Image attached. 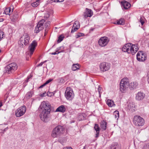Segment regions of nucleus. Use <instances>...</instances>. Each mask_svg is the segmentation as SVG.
Returning a JSON list of instances; mask_svg holds the SVG:
<instances>
[{
	"label": "nucleus",
	"mask_w": 149,
	"mask_h": 149,
	"mask_svg": "<svg viewBox=\"0 0 149 149\" xmlns=\"http://www.w3.org/2000/svg\"><path fill=\"white\" fill-rule=\"evenodd\" d=\"M50 105L48 102H43L41 104L39 110L40 113V116L41 120L45 121L48 117L51 111Z\"/></svg>",
	"instance_id": "f257e3e1"
},
{
	"label": "nucleus",
	"mask_w": 149,
	"mask_h": 149,
	"mask_svg": "<svg viewBox=\"0 0 149 149\" xmlns=\"http://www.w3.org/2000/svg\"><path fill=\"white\" fill-rule=\"evenodd\" d=\"M138 45H133L128 43L125 44L122 48V51L128 54H134L139 50Z\"/></svg>",
	"instance_id": "f03ea898"
},
{
	"label": "nucleus",
	"mask_w": 149,
	"mask_h": 149,
	"mask_svg": "<svg viewBox=\"0 0 149 149\" xmlns=\"http://www.w3.org/2000/svg\"><path fill=\"white\" fill-rule=\"evenodd\" d=\"M64 129L60 125L57 126L54 128L52 131L51 136L54 138L60 137L63 134Z\"/></svg>",
	"instance_id": "7ed1b4c3"
},
{
	"label": "nucleus",
	"mask_w": 149,
	"mask_h": 149,
	"mask_svg": "<svg viewBox=\"0 0 149 149\" xmlns=\"http://www.w3.org/2000/svg\"><path fill=\"white\" fill-rule=\"evenodd\" d=\"M130 85L129 80L127 78H124L120 81V89L122 93L125 92Z\"/></svg>",
	"instance_id": "20e7f679"
},
{
	"label": "nucleus",
	"mask_w": 149,
	"mask_h": 149,
	"mask_svg": "<svg viewBox=\"0 0 149 149\" xmlns=\"http://www.w3.org/2000/svg\"><path fill=\"white\" fill-rule=\"evenodd\" d=\"M30 37L27 34H26L20 38L18 43L20 46L23 47L27 45L30 40Z\"/></svg>",
	"instance_id": "39448f33"
},
{
	"label": "nucleus",
	"mask_w": 149,
	"mask_h": 149,
	"mask_svg": "<svg viewBox=\"0 0 149 149\" xmlns=\"http://www.w3.org/2000/svg\"><path fill=\"white\" fill-rule=\"evenodd\" d=\"M66 99L69 100H72L74 98V95L72 89L70 87H67L65 93Z\"/></svg>",
	"instance_id": "423d86ee"
},
{
	"label": "nucleus",
	"mask_w": 149,
	"mask_h": 149,
	"mask_svg": "<svg viewBox=\"0 0 149 149\" xmlns=\"http://www.w3.org/2000/svg\"><path fill=\"white\" fill-rule=\"evenodd\" d=\"M134 123L136 126H142L144 124V120L139 116H135L134 118Z\"/></svg>",
	"instance_id": "0eeeda50"
},
{
	"label": "nucleus",
	"mask_w": 149,
	"mask_h": 149,
	"mask_svg": "<svg viewBox=\"0 0 149 149\" xmlns=\"http://www.w3.org/2000/svg\"><path fill=\"white\" fill-rule=\"evenodd\" d=\"M137 59L138 61L141 62H143L147 59V54L144 52L139 51L136 55Z\"/></svg>",
	"instance_id": "6e6552de"
},
{
	"label": "nucleus",
	"mask_w": 149,
	"mask_h": 149,
	"mask_svg": "<svg viewBox=\"0 0 149 149\" xmlns=\"http://www.w3.org/2000/svg\"><path fill=\"white\" fill-rule=\"evenodd\" d=\"M26 110V107L24 105L19 107L15 111L16 116L19 117L23 116L25 113Z\"/></svg>",
	"instance_id": "1a4fd4ad"
},
{
	"label": "nucleus",
	"mask_w": 149,
	"mask_h": 149,
	"mask_svg": "<svg viewBox=\"0 0 149 149\" xmlns=\"http://www.w3.org/2000/svg\"><path fill=\"white\" fill-rule=\"evenodd\" d=\"M17 68V66L16 63H11L7 66L6 69V72L10 74L16 70Z\"/></svg>",
	"instance_id": "9d476101"
},
{
	"label": "nucleus",
	"mask_w": 149,
	"mask_h": 149,
	"mask_svg": "<svg viewBox=\"0 0 149 149\" xmlns=\"http://www.w3.org/2000/svg\"><path fill=\"white\" fill-rule=\"evenodd\" d=\"M110 63L105 62L101 63L99 65L100 71L103 72L109 70L110 68Z\"/></svg>",
	"instance_id": "9b49d317"
},
{
	"label": "nucleus",
	"mask_w": 149,
	"mask_h": 149,
	"mask_svg": "<svg viewBox=\"0 0 149 149\" xmlns=\"http://www.w3.org/2000/svg\"><path fill=\"white\" fill-rule=\"evenodd\" d=\"M109 40L106 37H101L98 41V44L100 46L104 47L106 46L108 43Z\"/></svg>",
	"instance_id": "f8f14e48"
},
{
	"label": "nucleus",
	"mask_w": 149,
	"mask_h": 149,
	"mask_svg": "<svg viewBox=\"0 0 149 149\" xmlns=\"http://www.w3.org/2000/svg\"><path fill=\"white\" fill-rule=\"evenodd\" d=\"M45 22L44 19H42L38 22L37 26L36 27L34 30V32L36 33H38L40 31L44 29L43 23Z\"/></svg>",
	"instance_id": "ddd939ff"
},
{
	"label": "nucleus",
	"mask_w": 149,
	"mask_h": 149,
	"mask_svg": "<svg viewBox=\"0 0 149 149\" xmlns=\"http://www.w3.org/2000/svg\"><path fill=\"white\" fill-rule=\"evenodd\" d=\"M37 45V43L36 41L33 40L28 47V49L30 52L29 56H31L33 54L35 50V47Z\"/></svg>",
	"instance_id": "4468645a"
},
{
	"label": "nucleus",
	"mask_w": 149,
	"mask_h": 149,
	"mask_svg": "<svg viewBox=\"0 0 149 149\" xmlns=\"http://www.w3.org/2000/svg\"><path fill=\"white\" fill-rule=\"evenodd\" d=\"M145 96V94L144 93L141 92H139L136 94L135 99L137 100L141 101L143 100Z\"/></svg>",
	"instance_id": "2eb2a0df"
},
{
	"label": "nucleus",
	"mask_w": 149,
	"mask_h": 149,
	"mask_svg": "<svg viewBox=\"0 0 149 149\" xmlns=\"http://www.w3.org/2000/svg\"><path fill=\"white\" fill-rule=\"evenodd\" d=\"M121 5L122 8L125 10L128 9L131 7L130 4L125 0H123L121 2Z\"/></svg>",
	"instance_id": "dca6fc26"
},
{
	"label": "nucleus",
	"mask_w": 149,
	"mask_h": 149,
	"mask_svg": "<svg viewBox=\"0 0 149 149\" xmlns=\"http://www.w3.org/2000/svg\"><path fill=\"white\" fill-rule=\"evenodd\" d=\"M86 11L84 13L83 16L85 18L91 17L93 15V12L91 10L86 8Z\"/></svg>",
	"instance_id": "f3484780"
},
{
	"label": "nucleus",
	"mask_w": 149,
	"mask_h": 149,
	"mask_svg": "<svg viewBox=\"0 0 149 149\" xmlns=\"http://www.w3.org/2000/svg\"><path fill=\"white\" fill-rule=\"evenodd\" d=\"M79 23L78 22L76 21L74 23L71 33H73L77 31L79 28Z\"/></svg>",
	"instance_id": "a211bd4d"
},
{
	"label": "nucleus",
	"mask_w": 149,
	"mask_h": 149,
	"mask_svg": "<svg viewBox=\"0 0 149 149\" xmlns=\"http://www.w3.org/2000/svg\"><path fill=\"white\" fill-rule=\"evenodd\" d=\"M66 107L63 105H62L58 107L56 110V112H60L64 113L66 111Z\"/></svg>",
	"instance_id": "6ab92c4d"
},
{
	"label": "nucleus",
	"mask_w": 149,
	"mask_h": 149,
	"mask_svg": "<svg viewBox=\"0 0 149 149\" xmlns=\"http://www.w3.org/2000/svg\"><path fill=\"white\" fill-rule=\"evenodd\" d=\"M135 105L132 102H130L128 105V109L131 111H133L134 110Z\"/></svg>",
	"instance_id": "aec40b11"
},
{
	"label": "nucleus",
	"mask_w": 149,
	"mask_h": 149,
	"mask_svg": "<svg viewBox=\"0 0 149 149\" xmlns=\"http://www.w3.org/2000/svg\"><path fill=\"white\" fill-rule=\"evenodd\" d=\"M107 104L110 107H112L115 105L114 101L108 99L107 100Z\"/></svg>",
	"instance_id": "412c9836"
},
{
	"label": "nucleus",
	"mask_w": 149,
	"mask_h": 149,
	"mask_svg": "<svg viewBox=\"0 0 149 149\" xmlns=\"http://www.w3.org/2000/svg\"><path fill=\"white\" fill-rule=\"evenodd\" d=\"M125 23V20L124 19L121 18L118 20H117L114 23L115 24L120 25H123Z\"/></svg>",
	"instance_id": "4be33fe9"
},
{
	"label": "nucleus",
	"mask_w": 149,
	"mask_h": 149,
	"mask_svg": "<svg viewBox=\"0 0 149 149\" xmlns=\"http://www.w3.org/2000/svg\"><path fill=\"white\" fill-rule=\"evenodd\" d=\"M80 68L79 65L77 63L76 64H73L72 67V70L75 71L76 70H78Z\"/></svg>",
	"instance_id": "5701e85b"
},
{
	"label": "nucleus",
	"mask_w": 149,
	"mask_h": 149,
	"mask_svg": "<svg viewBox=\"0 0 149 149\" xmlns=\"http://www.w3.org/2000/svg\"><path fill=\"white\" fill-rule=\"evenodd\" d=\"M101 128L104 130H105L106 129L107 122L104 121H102L101 123Z\"/></svg>",
	"instance_id": "b1692460"
},
{
	"label": "nucleus",
	"mask_w": 149,
	"mask_h": 149,
	"mask_svg": "<svg viewBox=\"0 0 149 149\" xmlns=\"http://www.w3.org/2000/svg\"><path fill=\"white\" fill-rule=\"evenodd\" d=\"M33 94V92L32 91L29 92L26 94L25 97L27 99H29L32 97Z\"/></svg>",
	"instance_id": "393cba45"
},
{
	"label": "nucleus",
	"mask_w": 149,
	"mask_h": 149,
	"mask_svg": "<svg viewBox=\"0 0 149 149\" xmlns=\"http://www.w3.org/2000/svg\"><path fill=\"white\" fill-rule=\"evenodd\" d=\"M13 11V10L11 11V8L8 7L5 9L4 10V13L6 14L10 15L11 12H12Z\"/></svg>",
	"instance_id": "a878e982"
},
{
	"label": "nucleus",
	"mask_w": 149,
	"mask_h": 149,
	"mask_svg": "<svg viewBox=\"0 0 149 149\" xmlns=\"http://www.w3.org/2000/svg\"><path fill=\"white\" fill-rule=\"evenodd\" d=\"M114 118L118 120L119 118V113L118 111H115L113 113Z\"/></svg>",
	"instance_id": "bb28decb"
},
{
	"label": "nucleus",
	"mask_w": 149,
	"mask_h": 149,
	"mask_svg": "<svg viewBox=\"0 0 149 149\" xmlns=\"http://www.w3.org/2000/svg\"><path fill=\"white\" fill-rule=\"evenodd\" d=\"M138 83L136 82H133L131 83V86L133 88H136L138 86Z\"/></svg>",
	"instance_id": "cd10ccee"
},
{
	"label": "nucleus",
	"mask_w": 149,
	"mask_h": 149,
	"mask_svg": "<svg viewBox=\"0 0 149 149\" xmlns=\"http://www.w3.org/2000/svg\"><path fill=\"white\" fill-rule=\"evenodd\" d=\"M84 34L83 33H78L75 36V37L76 38H78L79 37L84 36Z\"/></svg>",
	"instance_id": "c85d7f7f"
},
{
	"label": "nucleus",
	"mask_w": 149,
	"mask_h": 149,
	"mask_svg": "<svg viewBox=\"0 0 149 149\" xmlns=\"http://www.w3.org/2000/svg\"><path fill=\"white\" fill-rule=\"evenodd\" d=\"M39 1H37V0H36V1L34 2L31 4L32 6L34 7H36L38 6L39 3Z\"/></svg>",
	"instance_id": "c756f323"
},
{
	"label": "nucleus",
	"mask_w": 149,
	"mask_h": 149,
	"mask_svg": "<svg viewBox=\"0 0 149 149\" xmlns=\"http://www.w3.org/2000/svg\"><path fill=\"white\" fill-rule=\"evenodd\" d=\"M52 80V79H49L45 83H44L43 85L39 87L40 88H42L47 84H49L50 82Z\"/></svg>",
	"instance_id": "7c9ffc66"
},
{
	"label": "nucleus",
	"mask_w": 149,
	"mask_h": 149,
	"mask_svg": "<svg viewBox=\"0 0 149 149\" xmlns=\"http://www.w3.org/2000/svg\"><path fill=\"white\" fill-rule=\"evenodd\" d=\"M64 38V36L63 35H60L58 38V39L57 40L58 43H59L62 41Z\"/></svg>",
	"instance_id": "2f4dec72"
},
{
	"label": "nucleus",
	"mask_w": 149,
	"mask_h": 149,
	"mask_svg": "<svg viewBox=\"0 0 149 149\" xmlns=\"http://www.w3.org/2000/svg\"><path fill=\"white\" fill-rule=\"evenodd\" d=\"M95 130L96 132H100V129L99 126L97 124H95L94 127Z\"/></svg>",
	"instance_id": "473e14b6"
},
{
	"label": "nucleus",
	"mask_w": 149,
	"mask_h": 149,
	"mask_svg": "<svg viewBox=\"0 0 149 149\" xmlns=\"http://www.w3.org/2000/svg\"><path fill=\"white\" fill-rule=\"evenodd\" d=\"M78 119L79 121L83 120L84 119L83 116L81 114H80L78 116Z\"/></svg>",
	"instance_id": "72a5a7b5"
},
{
	"label": "nucleus",
	"mask_w": 149,
	"mask_h": 149,
	"mask_svg": "<svg viewBox=\"0 0 149 149\" xmlns=\"http://www.w3.org/2000/svg\"><path fill=\"white\" fill-rule=\"evenodd\" d=\"M142 149H149V143L145 144L143 147Z\"/></svg>",
	"instance_id": "f704fd0d"
},
{
	"label": "nucleus",
	"mask_w": 149,
	"mask_h": 149,
	"mask_svg": "<svg viewBox=\"0 0 149 149\" xmlns=\"http://www.w3.org/2000/svg\"><path fill=\"white\" fill-rule=\"evenodd\" d=\"M62 50H63V52L64 51V47L63 46L60 47L57 49V51L58 52L62 51Z\"/></svg>",
	"instance_id": "c9c22d12"
},
{
	"label": "nucleus",
	"mask_w": 149,
	"mask_h": 149,
	"mask_svg": "<svg viewBox=\"0 0 149 149\" xmlns=\"http://www.w3.org/2000/svg\"><path fill=\"white\" fill-rule=\"evenodd\" d=\"M63 52V50H62V51H60L59 52H58L57 51H56V52H53L51 53V54L52 55H56V54H58L60 53Z\"/></svg>",
	"instance_id": "e433bc0d"
},
{
	"label": "nucleus",
	"mask_w": 149,
	"mask_h": 149,
	"mask_svg": "<svg viewBox=\"0 0 149 149\" xmlns=\"http://www.w3.org/2000/svg\"><path fill=\"white\" fill-rule=\"evenodd\" d=\"M118 146L116 145H112L111 147V149H118L117 147Z\"/></svg>",
	"instance_id": "4c0bfd02"
},
{
	"label": "nucleus",
	"mask_w": 149,
	"mask_h": 149,
	"mask_svg": "<svg viewBox=\"0 0 149 149\" xmlns=\"http://www.w3.org/2000/svg\"><path fill=\"white\" fill-rule=\"evenodd\" d=\"M139 21L141 22V24L143 25L144 23L143 19L141 17L139 20Z\"/></svg>",
	"instance_id": "58836bf2"
},
{
	"label": "nucleus",
	"mask_w": 149,
	"mask_h": 149,
	"mask_svg": "<svg viewBox=\"0 0 149 149\" xmlns=\"http://www.w3.org/2000/svg\"><path fill=\"white\" fill-rule=\"evenodd\" d=\"M4 33L1 30H0V37L1 38V39L3 37Z\"/></svg>",
	"instance_id": "ea45409f"
},
{
	"label": "nucleus",
	"mask_w": 149,
	"mask_h": 149,
	"mask_svg": "<svg viewBox=\"0 0 149 149\" xmlns=\"http://www.w3.org/2000/svg\"><path fill=\"white\" fill-rule=\"evenodd\" d=\"M50 22L49 21L47 22L46 23L45 26H46V28L49 27V26L50 25Z\"/></svg>",
	"instance_id": "a19ab883"
},
{
	"label": "nucleus",
	"mask_w": 149,
	"mask_h": 149,
	"mask_svg": "<svg viewBox=\"0 0 149 149\" xmlns=\"http://www.w3.org/2000/svg\"><path fill=\"white\" fill-rule=\"evenodd\" d=\"M101 90H102V88H101L99 86V87H98V92H99V94L100 95V96H101Z\"/></svg>",
	"instance_id": "79ce46f5"
},
{
	"label": "nucleus",
	"mask_w": 149,
	"mask_h": 149,
	"mask_svg": "<svg viewBox=\"0 0 149 149\" xmlns=\"http://www.w3.org/2000/svg\"><path fill=\"white\" fill-rule=\"evenodd\" d=\"M47 61H45L44 62H42L41 63H40L38 65V66H40L42 65L43 64H44Z\"/></svg>",
	"instance_id": "37998d69"
},
{
	"label": "nucleus",
	"mask_w": 149,
	"mask_h": 149,
	"mask_svg": "<svg viewBox=\"0 0 149 149\" xmlns=\"http://www.w3.org/2000/svg\"><path fill=\"white\" fill-rule=\"evenodd\" d=\"M53 94V93H51L49 92H48L47 93V95L48 96L50 97L52 95V94Z\"/></svg>",
	"instance_id": "c03bdc74"
},
{
	"label": "nucleus",
	"mask_w": 149,
	"mask_h": 149,
	"mask_svg": "<svg viewBox=\"0 0 149 149\" xmlns=\"http://www.w3.org/2000/svg\"><path fill=\"white\" fill-rule=\"evenodd\" d=\"M63 149H73L70 147H64Z\"/></svg>",
	"instance_id": "a18cd8bd"
},
{
	"label": "nucleus",
	"mask_w": 149,
	"mask_h": 149,
	"mask_svg": "<svg viewBox=\"0 0 149 149\" xmlns=\"http://www.w3.org/2000/svg\"><path fill=\"white\" fill-rule=\"evenodd\" d=\"M96 132V137H98L99 133V132Z\"/></svg>",
	"instance_id": "49530a36"
},
{
	"label": "nucleus",
	"mask_w": 149,
	"mask_h": 149,
	"mask_svg": "<svg viewBox=\"0 0 149 149\" xmlns=\"http://www.w3.org/2000/svg\"><path fill=\"white\" fill-rule=\"evenodd\" d=\"M52 1L53 2H58V0H52Z\"/></svg>",
	"instance_id": "de8ad7c7"
},
{
	"label": "nucleus",
	"mask_w": 149,
	"mask_h": 149,
	"mask_svg": "<svg viewBox=\"0 0 149 149\" xmlns=\"http://www.w3.org/2000/svg\"><path fill=\"white\" fill-rule=\"evenodd\" d=\"M148 82H149V72L148 73Z\"/></svg>",
	"instance_id": "09e8293b"
},
{
	"label": "nucleus",
	"mask_w": 149,
	"mask_h": 149,
	"mask_svg": "<svg viewBox=\"0 0 149 149\" xmlns=\"http://www.w3.org/2000/svg\"><path fill=\"white\" fill-rule=\"evenodd\" d=\"M64 0H58V2H62L64 1Z\"/></svg>",
	"instance_id": "8fccbe9b"
},
{
	"label": "nucleus",
	"mask_w": 149,
	"mask_h": 149,
	"mask_svg": "<svg viewBox=\"0 0 149 149\" xmlns=\"http://www.w3.org/2000/svg\"><path fill=\"white\" fill-rule=\"evenodd\" d=\"M45 93H43L42 94V95H41V96H45Z\"/></svg>",
	"instance_id": "3c124183"
},
{
	"label": "nucleus",
	"mask_w": 149,
	"mask_h": 149,
	"mask_svg": "<svg viewBox=\"0 0 149 149\" xmlns=\"http://www.w3.org/2000/svg\"><path fill=\"white\" fill-rule=\"evenodd\" d=\"M27 81H26L27 82H28V80H29V79L30 78V77H27Z\"/></svg>",
	"instance_id": "603ef678"
},
{
	"label": "nucleus",
	"mask_w": 149,
	"mask_h": 149,
	"mask_svg": "<svg viewBox=\"0 0 149 149\" xmlns=\"http://www.w3.org/2000/svg\"><path fill=\"white\" fill-rule=\"evenodd\" d=\"M47 31H46V30H45V36H46L47 35Z\"/></svg>",
	"instance_id": "864d4df0"
},
{
	"label": "nucleus",
	"mask_w": 149,
	"mask_h": 149,
	"mask_svg": "<svg viewBox=\"0 0 149 149\" xmlns=\"http://www.w3.org/2000/svg\"><path fill=\"white\" fill-rule=\"evenodd\" d=\"M3 21V19H0V22H2Z\"/></svg>",
	"instance_id": "5fc2aeb1"
},
{
	"label": "nucleus",
	"mask_w": 149,
	"mask_h": 149,
	"mask_svg": "<svg viewBox=\"0 0 149 149\" xmlns=\"http://www.w3.org/2000/svg\"><path fill=\"white\" fill-rule=\"evenodd\" d=\"M49 15L48 14H47L46 15V17L47 18H48L49 17Z\"/></svg>",
	"instance_id": "6e6d98bb"
},
{
	"label": "nucleus",
	"mask_w": 149,
	"mask_h": 149,
	"mask_svg": "<svg viewBox=\"0 0 149 149\" xmlns=\"http://www.w3.org/2000/svg\"><path fill=\"white\" fill-rule=\"evenodd\" d=\"M1 105V107L2 106V102H0V105Z\"/></svg>",
	"instance_id": "4d7b16f0"
},
{
	"label": "nucleus",
	"mask_w": 149,
	"mask_h": 149,
	"mask_svg": "<svg viewBox=\"0 0 149 149\" xmlns=\"http://www.w3.org/2000/svg\"><path fill=\"white\" fill-rule=\"evenodd\" d=\"M14 21H16L17 20V18L15 17V18H14Z\"/></svg>",
	"instance_id": "13d9d810"
},
{
	"label": "nucleus",
	"mask_w": 149,
	"mask_h": 149,
	"mask_svg": "<svg viewBox=\"0 0 149 149\" xmlns=\"http://www.w3.org/2000/svg\"><path fill=\"white\" fill-rule=\"evenodd\" d=\"M86 146H84V148L83 149H85V148Z\"/></svg>",
	"instance_id": "bf43d9fd"
},
{
	"label": "nucleus",
	"mask_w": 149,
	"mask_h": 149,
	"mask_svg": "<svg viewBox=\"0 0 149 149\" xmlns=\"http://www.w3.org/2000/svg\"><path fill=\"white\" fill-rule=\"evenodd\" d=\"M1 40V38L0 37V41Z\"/></svg>",
	"instance_id": "052dcab7"
},
{
	"label": "nucleus",
	"mask_w": 149,
	"mask_h": 149,
	"mask_svg": "<svg viewBox=\"0 0 149 149\" xmlns=\"http://www.w3.org/2000/svg\"><path fill=\"white\" fill-rule=\"evenodd\" d=\"M37 0V1H40V0Z\"/></svg>",
	"instance_id": "680f3d73"
},
{
	"label": "nucleus",
	"mask_w": 149,
	"mask_h": 149,
	"mask_svg": "<svg viewBox=\"0 0 149 149\" xmlns=\"http://www.w3.org/2000/svg\"><path fill=\"white\" fill-rule=\"evenodd\" d=\"M1 52V50H0V53Z\"/></svg>",
	"instance_id": "e2e57ef3"
},
{
	"label": "nucleus",
	"mask_w": 149,
	"mask_h": 149,
	"mask_svg": "<svg viewBox=\"0 0 149 149\" xmlns=\"http://www.w3.org/2000/svg\"><path fill=\"white\" fill-rule=\"evenodd\" d=\"M1 107V105H0V107Z\"/></svg>",
	"instance_id": "0e129e2a"
},
{
	"label": "nucleus",
	"mask_w": 149,
	"mask_h": 149,
	"mask_svg": "<svg viewBox=\"0 0 149 149\" xmlns=\"http://www.w3.org/2000/svg\"><path fill=\"white\" fill-rule=\"evenodd\" d=\"M148 83H149V82H148Z\"/></svg>",
	"instance_id": "69168bd1"
}]
</instances>
